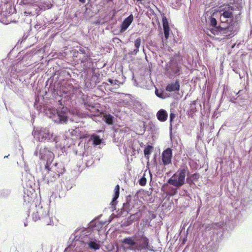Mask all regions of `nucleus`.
I'll list each match as a JSON object with an SVG mask.
<instances>
[{"instance_id":"nucleus-39","label":"nucleus","mask_w":252,"mask_h":252,"mask_svg":"<svg viewBox=\"0 0 252 252\" xmlns=\"http://www.w3.org/2000/svg\"><path fill=\"white\" fill-rule=\"evenodd\" d=\"M47 224H49V223L48 222H47Z\"/></svg>"},{"instance_id":"nucleus-19","label":"nucleus","mask_w":252,"mask_h":252,"mask_svg":"<svg viewBox=\"0 0 252 252\" xmlns=\"http://www.w3.org/2000/svg\"><path fill=\"white\" fill-rule=\"evenodd\" d=\"M91 139L93 140L94 145H98L101 143V139L98 135L93 134L91 136Z\"/></svg>"},{"instance_id":"nucleus-6","label":"nucleus","mask_w":252,"mask_h":252,"mask_svg":"<svg viewBox=\"0 0 252 252\" xmlns=\"http://www.w3.org/2000/svg\"><path fill=\"white\" fill-rule=\"evenodd\" d=\"M133 249L135 251H142L146 249L152 251L149 239L143 234L140 235L138 234L137 245L135 247H133Z\"/></svg>"},{"instance_id":"nucleus-18","label":"nucleus","mask_w":252,"mask_h":252,"mask_svg":"<svg viewBox=\"0 0 252 252\" xmlns=\"http://www.w3.org/2000/svg\"><path fill=\"white\" fill-rule=\"evenodd\" d=\"M141 42V40L140 38H137L134 41V46L135 49L133 51L132 54L133 55H136L137 53L139 52V48L140 46Z\"/></svg>"},{"instance_id":"nucleus-28","label":"nucleus","mask_w":252,"mask_h":252,"mask_svg":"<svg viewBox=\"0 0 252 252\" xmlns=\"http://www.w3.org/2000/svg\"><path fill=\"white\" fill-rule=\"evenodd\" d=\"M242 214L241 212H240L236 217L235 219L236 220H238L239 222H242L243 221V219H242Z\"/></svg>"},{"instance_id":"nucleus-31","label":"nucleus","mask_w":252,"mask_h":252,"mask_svg":"<svg viewBox=\"0 0 252 252\" xmlns=\"http://www.w3.org/2000/svg\"><path fill=\"white\" fill-rule=\"evenodd\" d=\"M89 136V135L88 134H80V139L86 138H88Z\"/></svg>"},{"instance_id":"nucleus-15","label":"nucleus","mask_w":252,"mask_h":252,"mask_svg":"<svg viewBox=\"0 0 252 252\" xmlns=\"http://www.w3.org/2000/svg\"><path fill=\"white\" fill-rule=\"evenodd\" d=\"M223 97L224 98L226 97L228 101H230L232 102H235L236 100V97H235V96H232L231 95V94H227L226 92H223V94H222L221 97L220 98V103L222 102Z\"/></svg>"},{"instance_id":"nucleus-20","label":"nucleus","mask_w":252,"mask_h":252,"mask_svg":"<svg viewBox=\"0 0 252 252\" xmlns=\"http://www.w3.org/2000/svg\"><path fill=\"white\" fill-rule=\"evenodd\" d=\"M36 214H37L38 217L35 218L36 219H43L50 218L48 214H46V212L43 214L42 208L37 211Z\"/></svg>"},{"instance_id":"nucleus-11","label":"nucleus","mask_w":252,"mask_h":252,"mask_svg":"<svg viewBox=\"0 0 252 252\" xmlns=\"http://www.w3.org/2000/svg\"><path fill=\"white\" fill-rule=\"evenodd\" d=\"M213 204H211V208L208 210V209L209 208V207H206V216L208 215L209 217H210L211 219H213L215 218L216 214L218 213V210L217 209L218 208L217 204L216 203L214 204V206H213Z\"/></svg>"},{"instance_id":"nucleus-23","label":"nucleus","mask_w":252,"mask_h":252,"mask_svg":"<svg viewBox=\"0 0 252 252\" xmlns=\"http://www.w3.org/2000/svg\"><path fill=\"white\" fill-rule=\"evenodd\" d=\"M114 195L112 199V203L116 201L117 198L119 197V193H120V187L118 185L116 186L115 189H114Z\"/></svg>"},{"instance_id":"nucleus-22","label":"nucleus","mask_w":252,"mask_h":252,"mask_svg":"<svg viewBox=\"0 0 252 252\" xmlns=\"http://www.w3.org/2000/svg\"><path fill=\"white\" fill-rule=\"evenodd\" d=\"M55 175H56V173H54L53 172H52V175H49V174H47V180L48 183L55 181L60 176V175H57V176H55Z\"/></svg>"},{"instance_id":"nucleus-2","label":"nucleus","mask_w":252,"mask_h":252,"mask_svg":"<svg viewBox=\"0 0 252 252\" xmlns=\"http://www.w3.org/2000/svg\"><path fill=\"white\" fill-rule=\"evenodd\" d=\"M223 222H213L206 218V252H217L223 235Z\"/></svg>"},{"instance_id":"nucleus-36","label":"nucleus","mask_w":252,"mask_h":252,"mask_svg":"<svg viewBox=\"0 0 252 252\" xmlns=\"http://www.w3.org/2000/svg\"><path fill=\"white\" fill-rule=\"evenodd\" d=\"M202 103H203V106H204L205 105V102H203Z\"/></svg>"},{"instance_id":"nucleus-3","label":"nucleus","mask_w":252,"mask_h":252,"mask_svg":"<svg viewBox=\"0 0 252 252\" xmlns=\"http://www.w3.org/2000/svg\"><path fill=\"white\" fill-rule=\"evenodd\" d=\"M48 156L49 158L47 159L45 168L48 170L49 175H52V172L56 173L55 176L63 174L65 170L63 164L62 163H56L54 164L53 166L50 168V165L54 159V155L53 153L48 151Z\"/></svg>"},{"instance_id":"nucleus-4","label":"nucleus","mask_w":252,"mask_h":252,"mask_svg":"<svg viewBox=\"0 0 252 252\" xmlns=\"http://www.w3.org/2000/svg\"><path fill=\"white\" fill-rule=\"evenodd\" d=\"M186 171L184 169L178 170L168 180V183L177 188H179L185 184Z\"/></svg>"},{"instance_id":"nucleus-17","label":"nucleus","mask_w":252,"mask_h":252,"mask_svg":"<svg viewBox=\"0 0 252 252\" xmlns=\"http://www.w3.org/2000/svg\"><path fill=\"white\" fill-rule=\"evenodd\" d=\"M88 245L90 249L95 251L98 250L100 247V244L97 243L95 240L94 241H91L88 243Z\"/></svg>"},{"instance_id":"nucleus-40","label":"nucleus","mask_w":252,"mask_h":252,"mask_svg":"<svg viewBox=\"0 0 252 252\" xmlns=\"http://www.w3.org/2000/svg\"><path fill=\"white\" fill-rule=\"evenodd\" d=\"M205 70H206V71H207V68H206H206H205Z\"/></svg>"},{"instance_id":"nucleus-14","label":"nucleus","mask_w":252,"mask_h":252,"mask_svg":"<svg viewBox=\"0 0 252 252\" xmlns=\"http://www.w3.org/2000/svg\"><path fill=\"white\" fill-rule=\"evenodd\" d=\"M180 87L179 81L176 80L175 83H172L167 85L166 87V90L168 92L179 91L180 90Z\"/></svg>"},{"instance_id":"nucleus-37","label":"nucleus","mask_w":252,"mask_h":252,"mask_svg":"<svg viewBox=\"0 0 252 252\" xmlns=\"http://www.w3.org/2000/svg\"><path fill=\"white\" fill-rule=\"evenodd\" d=\"M142 0H137V1H142Z\"/></svg>"},{"instance_id":"nucleus-7","label":"nucleus","mask_w":252,"mask_h":252,"mask_svg":"<svg viewBox=\"0 0 252 252\" xmlns=\"http://www.w3.org/2000/svg\"><path fill=\"white\" fill-rule=\"evenodd\" d=\"M34 135L35 136H38L39 141L41 142L50 140L53 138V134L50 133L47 128L41 127L39 129L35 130Z\"/></svg>"},{"instance_id":"nucleus-29","label":"nucleus","mask_w":252,"mask_h":252,"mask_svg":"<svg viewBox=\"0 0 252 252\" xmlns=\"http://www.w3.org/2000/svg\"><path fill=\"white\" fill-rule=\"evenodd\" d=\"M175 118V115L173 113L170 114V122L171 124L172 121Z\"/></svg>"},{"instance_id":"nucleus-25","label":"nucleus","mask_w":252,"mask_h":252,"mask_svg":"<svg viewBox=\"0 0 252 252\" xmlns=\"http://www.w3.org/2000/svg\"><path fill=\"white\" fill-rule=\"evenodd\" d=\"M216 196H210L206 194V204L209 205L213 202V200L215 201Z\"/></svg>"},{"instance_id":"nucleus-12","label":"nucleus","mask_w":252,"mask_h":252,"mask_svg":"<svg viewBox=\"0 0 252 252\" xmlns=\"http://www.w3.org/2000/svg\"><path fill=\"white\" fill-rule=\"evenodd\" d=\"M162 24L164 36L165 39H167L169 36L170 28L167 19L165 16L162 17Z\"/></svg>"},{"instance_id":"nucleus-27","label":"nucleus","mask_w":252,"mask_h":252,"mask_svg":"<svg viewBox=\"0 0 252 252\" xmlns=\"http://www.w3.org/2000/svg\"><path fill=\"white\" fill-rule=\"evenodd\" d=\"M147 179L145 177H142L139 181V183L140 186H144L146 184Z\"/></svg>"},{"instance_id":"nucleus-30","label":"nucleus","mask_w":252,"mask_h":252,"mask_svg":"<svg viewBox=\"0 0 252 252\" xmlns=\"http://www.w3.org/2000/svg\"><path fill=\"white\" fill-rule=\"evenodd\" d=\"M108 81L111 84V85H113V84H117V82H118V81L117 80H115V83H114V80L111 79H108Z\"/></svg>"},{"instance_id":"nucleus-38","label":"nucleus","mask_w":252,"mask_h":252,"mask_svg":"<svg viewBox=\"0 0 252 252\" xmlns=\"http://www.w3.org/2000/svg\"><path fill=\"white\" fill-rule=\"evenodd\" d=\"M207 168H208V167H207V168H206V169H205L206 171H207Z\"/></svg>"},{"instance_id":"nucleus-35","label":"nucleus","mask_w":252,"mask_h":252,"mask_svg":"<svg viewBox=\"0 0 252 252\" xmlns=\"http://www.w3.org/2000/svg\"><path fill=\"white\" fill-rule=\"evenodd\" d=\"M207 150L206 149V152H205V153H206V157L207 156Z\"/></svg>"},{"instance_id":"nucleus-9","label":"nucleus","mask_w":252,"mask_h":252,"mask_svg":"<svg viewBox=\"0 0 252 252\" xmlns=\"http://www.w3.org/2000/svg\"><path fill=\"white\" fill-rule=\"evenodd\" d=\"M133 20V16L132 14H130L128 17L126 18L122 22L121 28L120 32H124L128 27L130 25Z\"/></svg>"},{"instance_id":"nucleus-5","label":"nucleus","mask_w":252,"mask_h":252,"mask_svg":"<svg viewBox=\"0 0 252 252\" xmlns=\"http://www.w3.org/2000/svg\"><path fill=\"white\" fill-rule=\"evenodd\" d=\"M216 80V73L215 70L212 68L210 69V78L207 80L206 78V108L209 106L208 101L211 96L213 84Z\"/></svg>"},{"instance_id":"nucleus-16","label":"nucleus","mask_w":252,"mask_h":252,"mask_svg":"<svg viewBox=\"0 0 252 252\" xmlns=\"http://www.w3.org/2000/svg\"><path fill=\"white\" fill-rule=\"evenodd\" d=\"M221 0H212L211 1H209L206 0V9L210 6L216 7L218 6L220 3H222L223 1H221Z\"/></svg>"},{"instance_id":"nucleus-32","label":"nucleus","mask_w":252,"mask_h":252,"mask_svg":"<svg viewBox=\"0 0 252 252\" xmlns=\"http://www.w3.org/2000/svg\"><path fill=\"white\" fill-rule=\"evenodd\" d=\"M24 14H25L26 15H27V14L31 15V12L25 11V12H24Z\"/></svg>"},{"instance_id":"nucleus-21","label":"nucleus","mask_w":252,"mask_h":252,"mask_svg":"<svg viewBox=\"0 0 252 252\" xmlns=\"http://www.w3.org/2000/svg\"><path fill=\"white\" fill-rule=\"evenodd\" d=\"M153 149V147L151 145L147 146L144 150V154L147 158H149V156L151 154L152 151Z\"/></svg>"},{"instance_id":"nucleus-1","label":"nucleus","mask_w":252,"mask_h":252,"mask_svg":"<svg viewBox=\"0 0 252 252\" xmlns=\"http://www.w3.org/2000/svg\"><path fill=\"white\" fill-rule=\"evenodd\" d=\"M206 10V30L216 35L230 38L236 35L239 30L238 21L241 18L242 2L222 4Z\"/></svg>"},{"instance_id":"nucleus-10","label":"nucleus","mask_w":252,"mask_h":252,"mask_svg":"<svg viewBox=\"0 0 252 252\" xmlns=\"http://www.w3.org/2000/svg\"><path fill=\"white\" fill-rule=\"evenodd\" d=\"M138 236V234H136L132 237L125 238L123 240V242L127 245L135 247L137 243Z\"/></svg>"},{"instance_id":"nucleus-34","label":"nucleus","mask_w":252,"mask_h":252,"mask_svg":"<svg viewBox=\"0 0 252 252\" xmlns=\"http://www.w3.org/2000/svg\"><path fill=\"white\" fill-rule=\"evenodd\" d=\"M208 181H209V180H207V183H205V185H206L207 184V183H208Z\"/></svg>"},{"instance_id":"nucleus-33","label":"nucleus","mask_w":252,"mask_h":252,"mask_svg":"<svg viewBox=\"0 0 252 252\" xmlns=\"http://www.w3.org/2000/svg\"><path fill=\"white\" fill-rule=\"evenodd\" d=\"M79 1L82 3H85L86 2V0H79Z\"/></svg>"},{"instance_id":"nucleus-24","label":"nucleus","mask_w":252,"mask_h":252,"mask_svg":"<svg viewBox=\"0 0 252 252\" xmlns=\"http://www.w3.org/2000/svg\"><path fill=\"white\" fill-rule=\"evenodd\" d=\"M104 118H105V122L106 124L112 125L113 122V117L110 114H105L104 115Z\"/></svg>"},{"instance_id":"nucleus-8","label":"nucleus","mask_w":252,"mask_h":252,"mask_svg":"<svg viewBox=\"0 0 252 252\" xmlns=\"http://www.w3.org/2000/svg\"><path fill=\"white\" fill-rule=\"evenodd\" d=\"M172 157V150L168 148L163 151L161 154V159L164 166L171 163Z\"/></svg>"},{"instance_id":"nucleus-13","label":"nucleus","mask_w":252,"mask_h":252,"mask_svg":"<svg viewBox=\"0 0 252 252\" xmlns=\"http://www.w3.org/2000/svg\"><path fill=\"white\" fill-rule=\"evenodd\" d=\"M157 117L159 121L165 122L167 119L168 114L165 110L161 109L157 112Z\"/></svg>"},{"instance_id":"nucleus-26","label":"nucleus","mask_w":252,"mask_h":252,"mask_svg":"<svg viewBox=\"0 0 252 252\" xmlns=\"http://www.w3.org/2000/svg\"><path fill=\"white\" fill-rule=\"evenodd\" d=\"M58 116L61 122H65L67 120V117L64 114H61L58 113Z\"/></svg>"}]
</instances>
